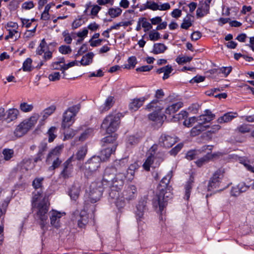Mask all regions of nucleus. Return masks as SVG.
I'll return each mask as SVG.
<instances>
[{
  "label": "nucleus",
  "mask_w": 254,
  "mask_h": 254,
  "mask_svg": "<svg viewBox=\"0 0 254 254\" xmlns=\"http://www.w3.org/2000/svg\"><path fill=\"white\" fill-rule=\"evenodd\" d=\"M115 102L114 97L113 96H109L102 106V111H108L114 104Z\"/></svg>",
  "instance_id": "27"
},
{
  "label": "nucleus",
  "mask_w": 254,
  "mask_h": 254,
  "mask_svg": "<svg viewBox=\"0 0 254 254\" xmlns=\"http://www.w3.org/2000/svg\"><path fill=\"white\" fill-rule=\"evenodd\" d=\"M195 123H197L196 117H192L188 120H185L184 122V125L187 127H190Z\"/></svg>",
  "instance_id": "58"
},
{
  "label": "nucleus",
  "mask_w": 254,
  "mask_h": 254,
  "mask_svg": "<svg viewBox=\"0 0 254 254\" xmlns=\"http://www.w3.org/2000/svg\"><path fill=\"white\" fill-rule=\"evenodd\" d=\"M101 158L94 156L85 163L82 170L86 176H90L93 172L97 170L100 166Z\"/></svg>",
  "instance_id": "8"
},
{
  "label": "nucleus",
  "mask_w": 254,
  "mask_h": 254,
  "mask_svg": "<svg viewBox=\"0 0 254 254\" xmlns=\"http://www.w3.org/2000/svg\"><path fill=\"white\" fill-rule=\"evenodd\" d=\"M63 146H57L54 149H52L48 153L46 158V163L47 164H51L52 160L59 158L61 154Z\"/></svg>",
  "instance_id": "14"
},
{
  "label": "nucleus",
  "mask_w": 254,
  "mask_h": 254,
  "mask_svg": "<svg viewBox=\"0 0 254 254\" xmlns=\"http://www.w3.org/2000/svg\"><path fill=\"white\" fill-rule=\"evenodd\" d=\"M224 170L223 169H218L211 178L208 185V189L210 190L217 188L219 186L220 180L224 176Z\"/></svg>",
  "instance_id": "9"
},
{
  "label": "nucleus",
  "mask_w": 254,
  "mask_h": 254,
  "mask_svg": "<svg viewBox=\"0 0 254 254\" xmlns=\"http://www.w3.org/2000/svg\"><path fill=\"white\" fill-rule=\"evenodd\" d=\"M147 8L152 10H157L158 9V3L154 1L148 0L146 1Z\"/></svg>",
  "instance_id": "57"
},
{
  "label": "nucleus",
  "mask_w": 254,
  "mask_h": 254,
  "mask_svg": "<svg viewBox=\"0 0 254 254\" xmlns=\"http://www.w3.org/2000/svg\"><path fill=\"white\" fill-rule=\"evenodd\" d=\"M204 8L205 6H204V5L202 4V5L200 7H198L197 9L196 16L197 17H202L209 12V10H207V12H206Z\"/></svg>",
  "instance_id": "56"
},
{
  "label": "nucleus",
  "mask_w": 254,
  "mask_h": 254,
  "mask_svg": "<svg viewBox=\"0 0 254 254\" xmlns=\"http://www.w3.org/2000/svg\"><path fill=\"white\" fill-rule=\"evenodd\" d=\"M116 145L114 144L112 146L108 147L101 151V155L104 160L108 159L111 155L115 152Z\"/></svg>",
  "instance_id": "25"
},
{
  "label": "nucleus",
  "mask_w": 254,
  "mask_h": 254,
  "mask_svg": "<svg viewBox=\"0 0 254 254\" xmlns=\"http://www.w3.org/2000/svg\"><path fill=\"white\" fill-rule=\"evenodd\" d=\"M65 213H61L56 210H52L50 212V218L51 224L56 228L60 227V219Z\"/></svg>",
  "instance_id": "13"
},
{
  "label": "nucleus",
  "mask_w": 254,
  "mask_h": 254,
  "mask_svg": "<svg viewBox=\"0 0 254 254\" xmlns=\"http://www.w3.org/2000/svg\"><path fill=\"white\" fill-rule=\"evenodd\" d=\"M79 110L78 106L68 108L63 114L62 127L63 128H68L74 122V117Z\"/></svg>",
  "instance_id": "7"
},
{
  "label": "nucleus",
  "mask_w": 254,
  "mask_h": 254,
  "mask_svg": "<svg viewBox=\"0 0 254 254\" xmlns=\"http://www.w3.org/2000/svg\"><path fill=\"white\" fill-rule=\"evenodd\" d=\"M14 150L12 149L4 148L2 151L3 159L5 161L10 160L14 156Z\"/></svg>",
  "instance_id": "38"
},
{
  "label": "nucleus",
  "mask_w": 254,
  "mask_h": 254,
  "mask_svg": "<svg viewBox=\"0 0 254 254\" xmlns=\"http://www.w3.org/2000/svg\"><path fill=\"white\" fill-rule=\"evenodd\" d=\"M105 188L107 187H104L100 182L92 183L90 186L88 201L94 203L99 200Z\"/></svg>",
  "instance_id": "6"
},
{
  "label": "nucleus",
  "mask_w": 254,
  "mask_h": 254,
  "mask_svg": "<svg viewBox=\"0 0 254 254\" xmlns=\"http://www.w3.org/2000/svg\"><path fill=\"white\" fill-rule=\"evenodd\" d=\"M81 186L78 183H74L69 190V195L71 199L76 200L79 197Z\"/></svg>",
  "instance_id": "21"
},
{
  "label": "nucleus",
  "mask_w": 254,
  "mask_h": 254,
  "mask_svg": "<svg viewBox=\"0 0 254 254\" xmlns=\"http://www.w3.org/2000/svg\"><path fill=\"white\" fill-rule=\"evenodd\" d=\"M183 103L182 102H177L169 106L165 110V113L171 115L175 113L183 107Z\"/></svg>",
  "instance_id": "23"
},
{
  "label": "nucleus",
  "mask_w": 254,
  "mask_h": 254,
  "mask_svg": "<svg viewBox=\"0 0 254 254\" xmlns=\"http://www.w3.org/2000/svg\"><path fill=\"white\" fill-rule=\"evenodd\" d=\"M138 23H141V26L142 27L144 28V31L149 30V29L152 28L151 24L148 22L146 18H140L138 21Z\"/></svg>",
  "instance_id": "50"
},
{
  "label": "nucleus",
  "mask_w": 254,
  "mask_h": 254,
  "mask_svg": "<svg viewBox=\"0 0 254 254\" xmlns=\"http://www.w3.org/2000/svg\"><path fill=\"white\" fill-rule=\"evenodd\" d=\"M47 49V43L45 41V40L44 39H43L41 41L39 46L37 48L36 53H37V54H38L39 55H42L43 53L45 52V51Z\"/></svg>",
  "instance_id": "42"
},
{
  "label": "nucleus",
  "mask_w": 254,
  "mask_h": 254,
  "mask_svg": "<svg viewBox=\"0 0 254 254\" xmlns=\"http://www.w3.org/2000/svg\"><path fill=\"white\" fill-rule=\"evenodd\" d=\"M149 120L153 121H158L162 119L159 112L155 111L148 115Z\"/></svg>",
  "instance_id": "60"
},
{
  "label": "nucleus",
  "mask_w": 254,
  "mask_h": 254,
  "mask_svg": "<svg viewBox=\"0 0 254 254\" xmlns=\"http://www.w3.org/2000/svg\"><path fill=\"white\" fill-rule=\"evenodd\" d=\"M157 146L153 145L147 153V157L142 165L143 168L146 171H149L150 168H155L158 167L160 164L164 160L165 156L163 152L156 153Z\"/></svg>",
  "instance_id": "4"
},
{
  "label": "nucleus",
  "mask_w": 254,
  "mask_h": 254,
  "mask_svg": "<svg viewBox=\"0 0 254 254\" xmlns=\"http://www.w3.org/2000/svg\"><path fill=\"white\" fill-rule=\"evenodd\" d=\"M79 62L74 61L71 62L67 64H64L61 66V70H63V72L64 73V71L70 67H72L74 65H78Z\"/></svg>",
  "instance_id": "59"
},
{
  "label": "nucleus",
  "mask_w": 254,
  "mask_h": 254,
  "mask_svg": "<svg viewBox=\"0 0 254 254\" xmlns=\"http://www.w3.org/2000/svg\"><path fill=\"white\" fill-rule=\"evenodd\" d=\"M139 141V137L135 135H130L127 139L126 144L127 147H132L137 144Z\"/></svg>",
  "instance_id": "33"
},
{
  "label": "nucleus",
  "mask_w": 254,
  "mask_h": 254,
  "mask_svg": "<svg viewBox=\"0 0 254 254\" xmlns=\"http://www.w3.org/2000/svg\"><path fill=\"white\" fill-rule=\"evenodd\" d=\"M183 147V144L181 143L177 145L175 147L170 151V153L172 155H176Z\"/></svg>",
  "instance_id": "63"
},
{
  "label": "nucleus",
  "mask_w": 254,
  "mask_h": 254,
  "mask_svg": "<svg viewBox=\"0 0 254 254\" xmlns=\"http://www.w3.org/2000/svg\"><path fill=\"white\" fill-rule=\"evenodd\" d=\"M205 129V127L204 125H200L197 124L190 131V134L192 136H195L199 134L201 131Z\"/></svg>",
  "instance_id": "37"
},
{
  "label": "nucleus",
  "mask_w": 254,
  "mask_h": 254,
  "mask_svg": "<svg viewBox=\"0 0 254 254\" xmlns=\"http://www.w3.org/2000/svg\"><path fill=\"white\" fill-rule=\"evenodd\" d=\"M94 54L92 52H90L83 56L80 62L81 65L86 66L92 63L93 58Z\"/></svg>",
  "instance_id": "26"
},
{
  "label": "nucleus",
  "mask_w": 254,
  "mask_h": 254,
  "mask_svg": "<svg viewBox=\"0 0 254 254\" xmlns=\"http://www.w3.org/2000/svg\"><path fill=\"white\" fill-rule=\"evenodd\" d=\"M62 36L64 38V42L66 44H70L72 39L75 38V33L71 32L69 33L67 30H64L62 33Z\"/></svg>",
  "instance_id": "28"
},
{
  "label": "nucleus",
  "mask_w": 254,
  "mask_h": 254,
  "mask_svg": "<svg viewBox=\"0 0 254 254\" xmlns=\"http://www.w3.org/2000/svg\"><path fill=\"white\" fill-rule=\"evenodd\" d=\"M192 25V22L190 16L187 15L183 20L181 27L183 29H188Z\"/></svg>",
  "instance_id": "45"
},
{
  "label": "nucleus",
  "mask_w": 254,
  "mask_h": 254,
  "mask_svg": "<svg viewBox=\"0 0 254 254\" xmlns=\"http://www.w3.org/2000/svg\"><path fill=\"white\" fill-rule=\"evenodd\" d=\"M199 151L200 150H190L186 154V158L189 160L194 159L199 154Z\"/></svg>",
  "instance_id": "48"
},
{
  "label": "nucleus",
  "mask_w": 254,
  "mask_h": 254,
  "mask_svg": "<svg viewBox=\"0 0 254 254\" xmlns=\"http://www.w3.org/2000/svg\"><path fill=\"white\" fill-rule=\"evenodd\" d=\"M87 149L86 146H82L80 147L77 152L75 157H74L73 160L74 158L78 160L83 159L85 157L87 153Z\"/></svg>",
  "instance_id": "39"
},
{
  "label": "nucleus",
  "mask_w": 254,
  "mask_h": 254,
  "mask_svg": "<svg viewBox=\"0 0 254 254\" xmlns=\"http://www.w3.org/2000/svg\"><path fill=\"white\" fill-rule=\"evenodd\" d=\"M238 113L236 112H227L223 116L218 118L217 122L218 123L222 124L227 123L231 122L233 119L237 117Z\"/></svg>",
  "instance_id": "18"
},
{
  "label": "nucleus",
  "mask_w": 254,
  "mask_h": 254,
  "mask_svg": "<svg viewBox=\"0 0 254 254\" xmlns=\"http://www.w3.org/2000/svg\"><path fill=\"white\" fill-rule=\"evenodd\" d=\"M8 31V34L5 37L6 40L9 38L13 39L15 38V40L18 39L20 37V34H18V32L16 29H7Z\"/></svg>",
  "instance_id": "41"
},
{
  "label": "nucleus",
  "mask_w": 254,
  "mask_h": 254,
  "mask_svg": "<svg viewBox=\"0 0 254 254\" xmlns=\"http://www.w3.org/2000/svg\"><path fill=\"white\" fill-rule=\"evenodd\" d=\"M73 158L74 156L73 155L63 163V169L60 174L61 178L65 179L72 176L73 168L71 162L73 160Z\"/></svg>",
  "instance_id": "10"
},
{
  "label": "nucleus",
  "mask_w": 254,
  "mask_h": 254,
  "mask_svg": "<svg viewBox=\"0 0 254 254\" xmlns=\"http://www.w3.org/2000/svg\"><path fill=\"white\" fill-rule=\"evenodd\" d=\"M128 64L125 65L126 68H133L137 64L136 58L134 56L129 57L128 59Z\"/></svg>",
  "instance_id": "52"
},
{
  "label": "nucleus",
  "mask_w": 254,
  "mask_h": 254,
  "mask_svg": "<svg viewBox=\"0 0 254 254\" xmlns=\"http://www.w3.org/2000/svg\"><path fill=\"white\" fill-rule=\"evenodd\" d=\"M251 130V126L247 124H243L237 128V130L242 133L249 132Z\"/></svg>",
  "instance_id": "53"
},
{
  "label": "nucleus",
  "mask_w": 254,
  "mask_h": 254,
  "mask_svg": "<svg viewBox=\"0 0 254 254\" xmlns=\"http://www.w3.org/2000/svg\"><path fill=\"white\" fill-rule=\"evenodd\" d=\"M196 119L197 123L200 125H203L205 123H208L211 121V120L208 119V118L203 114L197 117Z\"/></svg>",
  "instance_id": "55"
},
{
  "label": "nucleus",
  "mask_w": 254,
  "mask_h": 254,
  "mask_svg": "<svg viewBox=\"0 0 254 254\" xmlns=\"http://www.w3.org/2000/svg\"><path fill=\"white\" fill-rule=\"evenodd\" d=\"M117 138V137L116 134L108 135L102 139V141L104 143V145L105 146L106 144H112L111 146H112L114 144L117 146V144L115 143Z\"/></svg>",
  "instance_id": "40"
},
{
  "label": "nucleus",
  "mask_w": 254,
  "mask_h": 254,
  "mask_svg": "<svg viewBox=\"0 0 254 254\" xmlns=\"http://www.w3.org/2000/svg\"><path fill=\"white\" fill-rule=\"evenodd\" d=\"M192 59V58L191 57H188V56H184V57H181L178 56L176 59V62L179 64H184L188 63L190 62Z\"/></svg>",
  "instance_id": "46"
},
{
  "label": "nucleus",
  "mask_w": 254,
  "mask_h": 254,
  "mask_svg": "<svg viewBox=\"0 0 254 254\" xmlns=\"http://www.w3.org/2000/svg\"><path fill=\"white\" fill-rule=\"evenodd\" d=\"M19 114V111L16 108L9 109L5 113L6 117L4 118L7 123H10L17 119Z\"/></svg>",
  "instance_id": "20"
},
{
  "label": "nucleus",
  "mask_w": 254,
  "mask_h": 254,
  "mask_svg": "<svg viewBox=\"0 0 254 254\" xmlns=\"http://www.w3.org/2000/svg\"><path fill=\"white\" fill-rule=\"evenodd\" d=\"M34 109L33 104H28L26 102H22L19 105V109L23 113H28L33 111Z\"/></svg>",
  "instance_id": "29"
},
{
  "label": "nucleus",
  "mask_w": 254,
  "mask_h": 254,
  "mask_svg": "<svg viewBox=\"0 0 254 254\" xmlns=\"http://www.w3.org/2000/svg\"><path fill=\"white\" fill-rule=\"evenodd\" d=\"M173 69L171 65L168 64L165 66V69L163 76V79L165 80L168 79L170 76V74L172 72Z\"/></svg>",
  "instance_id": "61"
},
{
  "label": "nucleus",
  "mask_w": 254,
  "mask_h": 254,
  "mask_svg": "<svg viewBox=\"0 0 254 254\" xmlns=\"http://www.w3.org/2000/svg\"><path fill=\"white\" fill-rule=\"evenodd\" d=\"M39 118V114L37 113H34L28 119L24 120V121L26 123L29 128H31L37 123Z\"/></svg>",
  "instance_id": "35"
},
{
  "label": "nucleus",
  "mask_w": 254,
  "mask_h": 254,
  "mask_svg": "<svg viewBox=\"0 0 254 254\" xmlns=\"http://www.w3.org/2000/svg\"><path fill=\"white\" fill-rule=\"evenodd\" d=\"M149 37L151 41H157L160 39V35L158 32L152 31L149 34Z\"/></svg>",
  "instance_id": "62"
},
{
  "label": "nucleus",
  "mask_w": 254,
  "mask_h": 254,
  "mask_svg": "<svg viewBox=\"0 0 254 254\" xmlns=\"http://www.w3.org/2000/svg\"><path fill=\"white\" fill-rule=\"evenodd\" d=\"M44 178H36L33 182L32 186L35 190L40 189V191L34 192L33 197L32 206L36 209V213L41 221V227L43 228L45 222L48 219L47 212L49 210V203L45 197L42 198V191L41 189Z\"/></svg>",
  "instance_id": "2"
},
{
  "label": "nucleus",
  "mask_w": 254,
  "mask_h": 254,
  "mask_svg": "<svg viewBox=\"0 0 254 254\" xmlns=\"http://www.w3.org/2000/svg\"><path fill=\"white\" fill-rule=\"evenodd\" d=\"M57 131L56 127H52L48 130L47 134L49 136L48 141L49 142L53 141L54 139L56 137V135L55 133Z\"/></svg>",
  "instance_id": "51"
},
{
  "label": "nucleus",
  "mask_w": 254,
  "mask_h": 254,
  "mask_svg": "<svg viewBox=\"0 0 254 254\" xmlns=\"http://www.w3.org/2000/svg\"><path fill=\"white\" fill-rule=\"evenodd\" d=\"M32 61L30 58H27L23 63L22 69L24 71H30L32 70Z\"/></svg>",
  "instance_id": "47"
},
{
  "label": "nucleus",
  "mask_w": 254,
  "mask_h": 254,
  "mask_svg": "<svg viewBox=\"0 0 254 254\" xmlns=\"http://www.w3.org/2000/svg\"><path fill=\"white\" fill-rule=\"evenodd\" d=\"M22 166L26 170L32 169L35 165L32 163V159L30 158H25L22 161Z\"/></svg>",
  "instance_id": "44"
},
{
  "label": "nucleus",
  "mask_w": 254,
  "mask_h": 254,
  "mask_svg": "<svg viewBox=\"0 0 254 254\" xmlns=\"http://www.w3.org/2000/svg\"><path fill=\"white\" fill-rule=\"evenodd\" d=\"M51 163L52 165L48 168V171L54 172V170L61 165L62 160L60 158H57L52 160Z\"/></svg>",
  "instance_id": "43"
},
{
  "label": "nucleus",
  "mask_w": 254,
  "mask_h": 254,
  "mask_svg": "<svg viewBox=\"0 0 254 254\" xmlns=\"http://www.w3.org/2000/svg\"><path fill=\"white\" fill-rule=\"evenodd\" d=\"M111 167L115 168L116 172H117L118 170H121L123 168L125 167V164L124 160H116L114 162L113 166Z\"/></svg>",
  "instance_id": "49"
},
{
  "label": "nucleus",
  "mask_w": 254,
  "mask_h": 254,
  "mask_svg": "<svg viewBox=\"0 0 254 254\" xmlns=\"http://www.w3.org/2000/svg\"><path fill=\"white\" fill-rule=\"evenodd\" d=\"M10 200L11 198L7 197L3 200L2 204L0 205V218L3 216L6 213L7 207Z\"/></svg>",
  "instance_id": "34"
},
{
  "label": "nucleus",
  "mask_w": 254,
  "mask_h": 254,
  "mask_svg": "<svg viewBox=\"0 0 254 254\" xmlns=\"http://www.w3.org/2000/svg\"><path fill=\"white\" fill-rule=\"evenodd\" d=\"M30 129L26 123L23 121L16 127L14 133L15 136L21 137L26 133Z\"/></svg>",
  "instance_id": "19"
},
{
  "label": "nucleus",
  "mask_w": 254,
  "mask_h": 254,
  "mask_svg": "<svg viewBox=\"0 0 254 254\" xmlns=\"http://www.w3.org/2000/svg\"><path fill=\"white\" fill-rule=\"evenodd\" d=\"M145 210V204L144 201H140L136 207L135 211V217L138 225H141L142 220L143 219L144 211Z\"/></svg>",
  "instance_id": "15"
},
{
  "label": "nucleus",
  "mask_w": 254,
  "mask_h": 254,
  "mask_svg": "<svg viewBox=\"0 0 254 254\" xmlns=\"http://www.w3.org/2000/svg\"><path fill=\"white\" fill-rule=\"evenodd\" d=\"M167 49V47L164 44L155 43L153 45V53L155 54H159L164 53Z\"/></svg>",
  "instance_id": "30"
},
{
  "label": "nucleus",
  "mask_w": 254,
  "mask_h": 254,
  "mask_svg": "<svg viewBox=\"0 0 254 254\" xmlns=\"http://www.w3.org/2000/svg\"><path fill=\"white\" fill-rule=\"evenodd\" d=\"M200 106L199 104L197 103L192 104L190 106L188 110L192 114H197L198 112Z\"/></svg>",
  "instance_id": "64"
},
{
  "label": "nucleus",
  "mask_w": 254,
  "mask_h": 254,
  "mask_svg": "<svg viewBox=\"0 0 254 254\" xmlns=\"http://www.w3.org/2000/svg\"><path fill=\"white\" fill-rule=\"evenodd\" d=\"M124 115L121 113L110 114L103 120L101 127L110 134L115 132L119 127L120 119Z\"/></svg>",
  "instance_id": "5"
},
{
  "label": "nucleus",
  "mask_w": 254,
  "mask_h": 254,
  "mask_svg": "<svg viewBox=\"0 0 254 254\" xmlns=\"http://www.w3.org/2000/svg\"><path fill=\"white\" fill-rule=\"evenodd\" d=\"M214 156V155L212 154L210 152H207L205 156L197 160L195 163L197 166L200 167L209 162L213 158Z\"/></svg>",
  "instance_id": "24"
},
{
  "label": "nucleus",
  "mask_w": 254,
  "mask_h": 254,
  "mask_svg": "<svg viewBox=\"0 0 254 254\" xmlns=\"http://www.w3.org/2000/svg\"><path fill=\"white\" fill-rule=\"evenodd\" d=\"M178 141V138L174 135H169L166 133L162 134L159 138V143L161 146L169 148Z\"/></svg>",
  "instance_id": "12"
},
{
  "label": "nucleus",
  "mask_w": 254,
  "mask_h": 254,
  "mask_svg": "<svg viewBox=\"0 0 254 254\" xmlns=\"http://www.w3.org/2000/svg\"><path fill=\"white\" fill-rule=\"evenodd\" d=\"M122 12V9L119 7L110 8L108 11V14L113 18L119 16Z\"/></svg>",
  "instance_id": "32"
},
{
  "label": "nucleus",
  "mask_w": 254,
  "mask_h": 254,
  "mask_svg": "<svg viewBox=\"0 0 254 254\" xmlns=\"http://www.w3.org/2000/svg\"><path fill=\"white\" fill-rule=\"evenodd\" d=\"M113 167H107L104 171L103 179L101 182L104 187H109L108 200L111 204H114L118 209L125 207V201L120 199L119 192L122 189L126 179L125 174L116 173Z\"/></svg>",
  "instance_id": "1"
},
{
  "label": "nucleus",
  "mask_w": 254,
  "mask_h": 254,
  "mask_svg": "<svg viewBox=\"0 0 254 254\" xmlns=\"http://www.w3.org/2000/svg\"><path fill=\"white\" fill-rule=\"evenodd\" d=\"M147 99V97H142L139 98H134L131 100L129 104V108L133 111H137L140 107L142 106L144 101Z\"/></svg>",
  "instance_id": "17"
},
{
  "label": "nucleus",
  "mask_w": 254,
  "mask_h": 254,
  "mask_svg": "<svg viewBox=\"0 0 254 254\" xmlns=\"http://www.w3.org/2000/svg\"><path fill=\"white\" fill-rule=\"evenodd\" d=\"M77 219L78 227L84 228L88 222V217L86 211H81L79 215L77 216Z\"/></svg>",
  "instance_id": "22"
},
{
  "label": "nucleus",
  "mask_w": 254,
  "mask_h": 254,
  "mask_svg": "<svg viewBox=\"0 0 254 254\" xmlns=\"http://www.w3.org/2000/svg\"><path fill=\"white\" fill-rule=\"evenodd\" d=\"M137 194L136 187L134 185L128 186L123 192L122 195H120V198L122 199L125 201V200L130 201L135 199ZM126 202H125V205Z\"/></svg>",
  "instance_id": "11"
},
{
  "label": "nucleus",
  "mask_w": 254,
  "mask_h": 254,
  "mask_svg": "<svg viewBox=\"0 0 254 254\" xmlns=\"http://www.w3.org/2000/svg\"><path fill=\"white\" fill-rule=\"evenodd\" d=\"M193 183V181L192 179L190 178V180L187 182L185 185V198L186 200H188L189 199L191 190L192 187V184Z\"/></svg>",
  "instance_id": "36"
},
{
  "label": "nucleus",
  "mask_w": 254,
  "mask_h": 254,
  "mask_svg": "<svg viewBox=\"0 0 254 254\" xmlns=\"http://www.w3.org/2000/svg\"><path fill=\"white\" fill-rule=\"evenodd\" d=\"M250 186L247 185L244 182H240L237 186L234 187L231 190V194L233 196H238L241 193L246 191Z\"/></svg>",
  "instance_id": "16"
},
{
  "label": "nucleus",
  "mask_w": 254,
  "mask_h": 254,
  "mask_svg": "<svg viewBox=\"0 0 254 254\" xmlns=\"http://www.w3.org/2000/svg\"><path fill=\"white\" fill-rule=\"evenodd\" d=\"M171 178V173L163 178L157 187L159 193L153 199V206L156 208L159 207V211L161 214L167 205L169 199L172 197V187L169 185Z\"/></svg>",
  "instance_id": "3"
},
{
  "label": "nucleus",
  "mask_w": 254,
  "mask_h": 254,
  "mask_svg": "<svg viewBox=\"0 0 254 254\" xmlns=\"http://www.w3.org/2000/svg\"><path fill=\"white\" fill-rule=\"evenodd\" d=\"M56 109V107L54 105H52L47 108L44 111H43V112L41 113V115L42 116V120L44 121L47 119L48 117L51 116L55 112Z\"/></svg>",
  "instance_id": "31"
},
{
  "label": "nucleus",
  "mask_w": 254,
  "mask_h": 254,
  "mask_svg": "<svg viewBox=\"0 0 254 254\" xmlns=\"http://www.w3.org/2000/svg\"><path fill=\"white\" fill-rule=\"evenodd\" d=\"M59 51L62 54L66 55L70 54L72 50L68 45H62L59 48Z\"/></svg>",
  "instance_id": "54"
}]
</instances>
